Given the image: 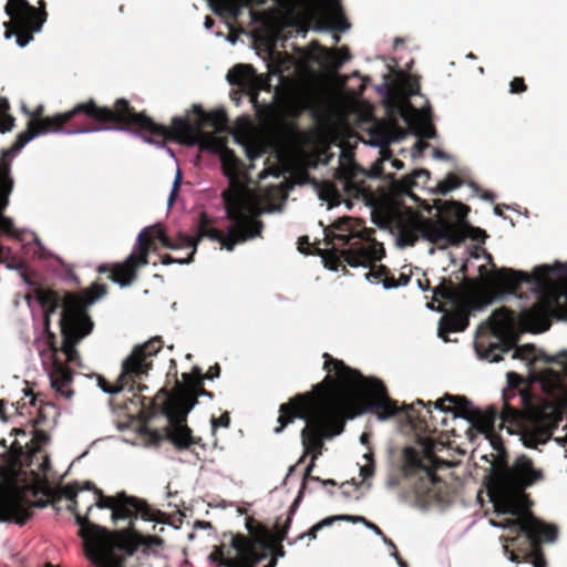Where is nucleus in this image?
I'll use <instances>...</instances> for the list:
<instances>
[{"label":"nucleus","mask_w":567,"mask_h":567,"mask_svg":"<svg viewBox=\"0 0 567 567\" xmlns=\"http://www.w3.org/2000/svg\"><path fill=\"white\" fill-rule=\"evenodd\" d=\"M323 369L327 375L312 391L296 394L279 406L280 433L296 419L306 421L301 430L305 453L311 454L306 468L303 483L293 506L298 504L305 481L310 478L322 485H337L333 480L311 476L315 461L322 454L323 441L341 434L347 419H353L365 412L374 413L379 420H388L399 412L396 401L389 396L384 383L375 378H367L360 371L347 365L342 360L323 353Z\"/></svg>","instance_id":"obj_1"},{"label":"nucleus","mask_w":567,"mask_h":567,"mask_svg":"<svg viewBox=\"0 0 567 567\" xmlns=\"http://www.w3.org/2000/svg\"><path fill=\"white\" fill-rule=\"evenodd\" d=\"M91 501H92V496L87 499H84L83 497L80 496V504H85L87 506Z\"/></svg>","instance_id":"obj_64"},{"label":"nucleus","mask_w":567,"mask_h":567,"mask_svg":"<svg viewBox=\"0 0 567 567\" xmlns=\"http://www.w3.org/2000/svg\"><path fill=\"white\" fill-rule=\"evenodd\" d=\"M475 349L481 358L486 359L489 362H499L503 360V353L511 350L508 346L499 343H491L485 348L482 343L478 342L475 344Z\"/></svg>","instance_id":"obj_33"},{"label":"nucleus","mask_w":567,"mask_h":567,"mask_svg":"<svg viewBox=\"0 0 567 567\" xmlns=\"http://www.w3.org/2000/svg\"><path fill=\"white\" fill-rule=\"evenodd\" d=\"M25 434H27V432L22 427H14L11 430V435L18 436V435H25Z\"/></svg>","instance_id":"obj_57"},{"label":"nucleus","mask_w":567,"mask_h":567,"mask_svg":"<svg viewBox=\"0 0 567 567\" xmlns=\"http://www.w3.org/2000/svg\"><path fill=\"white\" fill-rule=\"evenodd\" d=\"M182 379L183 382H175V386L172 392H168L164 388L161 389L157 392V394L161 395V399L183 409L184 414H188L190 412V410L198 403L199 396H208L213 399L214 394L204 388V377L199 367H193L190 373H183Z\"/></svg>","instance_id":"obj_19"},{"label":"nucleus","mask_w":567,"mask_h":567,"mask_svg":"<svg viewBox=\"0 0 567 567\" xmlns=\"http://www.w3.org/2000/svg\"><path fill=\"white\" fill-rule=\"evenodd\" d=\"M43 494L45 495V498H39L32 502L22 493H17L12 497L0 503V520L14 522L19 525H24L32 517L34 507H47L50 503L49 498L52 497L54 501L55 494L56 498L61 497L58 489L53 492L49 487L43 491Z\"/></svg>","instance_id":"obj_20"},{"label":"nucleus","mask_w":567,"mask_h":567,"mask_svg":"<svg viewBox=\"0 0 567 567\" xmlns=\"http://www.w3.org/2000/svg\"><path fill=\"white\" fill-rule=\"evenodd\" d=\"M350 59L351 53L347 47L334 48L327 52L328 63L334 70L340 69L343 65V63H346Z\"/></svg>","instance_id":"obj_35"},{"label":"nucleus","mask_w":567,"mask_h":567,"mask_svg":"<svg viewBox=\"0 0 567 567\" xmlns=\"http://www.w3.org/2000/svg\"><path fill=\"white\" fill-rule=\"evenodd\" d=\"M24 396L25 398H22L20 401L17 402L16 406L17 413H19L20 415L31 414V411L24 410L28 408H34L38 400L37 395L32 392L31 389L24 390Z\"/></svg>","instance_id":"obj_40"},{"label":"nucleus","mask_w":567,"mask_h":567,"mask_svg":"<svg viewBox=\"0 0 567 567\" xmlns=\"http://www.w3.org/2000/svg\"><path fill=\"white\" fill-rule=\"evenodd\" d=\"M440 209L444 215L455 218L456 223L453 224L462 226L466 237L468 236L470 225L466 221V217L470 208L466 205L460 202H450L445 203Z\"/></svg>","instance_id":"obj_30"},{"label":"nucleus","mask_w":567,"mask_h":567,"mask_svg":"<svg viewBox=\"0 0 567 567\" xmlns=\"http://www.w3.org/2000/svg\"><path fill=\"white\" fill-rule=\"evenodd\" d=\"M365 172L360 168L355 163H350L347 166H341L336 172V181L324 182L319 190V196L322 200L329 203L330 207L338 206L343 200V195L337 184H340L342 192L349 196L359 198L364 195V176Z\"/></svg>","instance_id":"obj_18"},{"label":"nucleus","mask_w":567,"mask_h":567,"mask_svg":"<svg viewBox=\"0 0 567 567\" xmlns=\"http://www.w3.org/2000/svg\"><path fill=\"white\" fill-rule=\"evenodd\" d=\"M298 249L303 254H309L310 251V241L308 236H301L298 239Z\"/></svg>","instance_id":"obj_50"},{"label":"nucleus","mask_w":567,"mask_h":567,"mask_svg":"<svg viewBox=\"0 0 567 567\" xmlns=\"http://www.w3.org/2000/svg\"><path fill=\"white\" fill-rule=\"evenodd\" d=\"M227 81L251 95L255 101L261 90L269 87L268 79L258 75L250 64H236L227 73Z\"/></svg>","instance_id":"obj_24"},{"label":"nucleus","mask_w":567,"mask_h":567,"mask_svg":"<svg viewBox=\"0 0 567 567\" xmlns=\"http://www.w3.org/2000/svg\"><path fill=\"white\" fill-rule=\"evenodd\" d=\"M96 489H99L95 484L91 481H85L83 483L73 482L66 485H62L58 487V493L69 499L68 511L75 515V513H80L78 507L80 505V493L87 491L92 492L93 495L96 494Z\"/></svg>","instance_id":"obj_25"},{"label":"nucleus","mask_w":567,"mask_h":567,"mask_svg":"<svg viewBox=\"0 0 567 567\" xmlns=\"http://www.w3.org/2000/svg\"><path fill=\"white\" fill-rule=\"evenodd\" d=\"M195 255V247L188 252L186 257H173L169 254H165L161 256V261L163 265H171V264H181V265H187L190 264L194 260Z\"/></svg>","instance_id":"obj_43"},{"label":"nucleus","mask_w":567,"mask_h":567,"mask_svg":"<svg viewBox=\"0 0 567 567\" xmlns=\"http://www.w3.org/2000/svg\"><path fill=\"white\" fill-rule=\"evenodd\" d=\"M38 4L35 8L28 0H8L4 11L10 20L4 22L6 38L16 35L20 47L33 40V33L39 32L47 20L45 1L39 0Z\"/></svg>","instance_id":"obj_16"},{"label":"nucleus","mask_w":567,"mask_h":567,"mask_svg":"<svg viewBox=\"0 0 567 567\" xmlns=\"http://www.w3.org/2000/svg\"><path fill=\"white\" fill-rule=\"evenodd\" d=\"M9 175V166L8 165H1L0 166V182L8 179Z\"/></svg>","instance_id":"obj_53"},{"label":"nucleus","mask_w":567,"mask_h":567,"mask_svg":"<svg viewBox=\"0 0 567 567\" xmlns=\"http://www.w3.org/2000/svg\"><path fill=\"white\" fill-rule=\"evenodd\" d=\"M551 316L567 319V285L563 292L557 296H543L530 308L520 311L518 315L506 307H502L493 312L491 321L496 333L509 330L516 322L526 331L540 333L550 328Z\"/></svg>","instance_id":"obj_10"},{"label":"nucleus","mask_w":567,"mask_h":567,"mask_svg":"<svg viewBox=\"0 0 567 567\" xmlns=\"http://www.w3.org/2000/svg\"><path fill=\"white\" fill-rule=\"evenodd\" d=\"M421 237L433 243H446L449 245H458L466 238V233L460 225H454L450 219L442 215L437 219L420 217Z\"/></svg>","instance_id":"obj_21"},{"label":"nucleus","mask_w":567,"mask_h":567,"mask_svg":"<svg viewBox=\"0 0 567 567\" xmlns=\"http://www.w3.org/2000/svg\"><path fill=\"white\" fill-rule=\"evenodd\" d=\"M544 480L543 470L536 468L533 460L526 455L516 457L511 465L506 462L496 467L492 476L489 494L496 515H512L497 522L492 520V524L508 529V535L501 539L504 542V554L513 563L546 567L542 545L557 539L556 525L538 519L529 511L522 512L517 505L528 487Z\"/></svg>","instance_id":"obj_4"},{"label":"nucleus","mask_w":567,"mask_h":567,"mask_svg":"<svg viewBox=\"0 0 567 567\" xmlns=\"http://www.w3.org/2000/svg\"><path fill=\"white\" fill-rule=\"evenodd\" d=\"M473 285L472 280H466L465 285H455L451 279L442 278L441 284L433 289L436 301L443 299L454 305V309L446 312L439 323V337L445 342L449 341V333L461 332L468 327L471 309L480 307L470 297Z\"/></svg>","instance_id":"obj_13"},{"label":"nucleus","mask_w":567,"mask_h":567,"mask_svg":"<svg viewBox=\"0 0 567 567\" xmlns=\"http://www.w3.org/2000/svg\"><path fill=\"white\" fill-rule=\"evenodd\" d=\"M344 516L349 517V518H352V519H344L346 522L363 523L367 527L372 529L377 535L382 536L384 538V540L386 542V538H385L383 532L381 530V528L379 526H377L375 524L367 520L365 517H363V516H351V515H344ZM388 543L391 544V546L396 550L394 544L391 540H388ZM395 558H396L398 564H399L400 567H408V564L401 557H399L396 551H395Z\"/></svg>","instance_id":"obj_36"},{"label":"nucleus","mask_w":567,"mask_h":567,"mask_svg":"<svg viewBox=\"0 0 567 567\" xmlns=\"http://www.w3.org/2000/svg\"><path fill=\"white\" fill-rule=\"evenodd\" d=\"M230 424V416L228 412L223 413L218 419H212V425L214 429L217 426L228 427Z\"/></svg>","instance_id":"obj_46"},{"label":"nucleus","mask_w":567,"mask_h":567,"mask_svg":"<svg viewBox=\"0 0 567 567\" xmlns=\"http://www.w3.org/2000/svg\"><path fill=\"white\" fill-rule=\"evenodd\" d=\"M181 181H182V176H181V172L178 171L177 172V175H176V178H175V182H174V185H173V189L169 194V197H168V205L172 206L174 200L176 199L177 195H178V192H179V187H181Z\"/></svg>","instance_id":"obj_47"},{"label":"nucleus","mask_w":567,"mask_h":567,"mask_svg":"<svg viewBox=\"0 0 567 567\" xmlns=\"http://www.w3.org/2000/svg\"><path fill=\"white\" fill-rule=\"evenodd\" d=\"M445 402H447V400L445 399V395L442 399L436 400L434 403L432 401L424 403L422 400L419 399L410 405H404L403 410L409 417H416L419 420L425 421L426 415L421 416L419 414V411H416L414 408L415 404L426 408V414H429L430 419H432V410H431L432 405L435 409H439L440 411L445 412V413L454 412V409L452 406H446Z\"/></svg>","instance_id":"obj_28"},{"label":"nucleus","mask_w":567,"mask_h":567,"mask_svg":"<svg viewBox=\"0 0 567 567\" xmlns=\"http://www.w3.org/2000/svg\"><path fill=\"white\" fill-rule=\"evenodd\" d=\"M41 427L42 426L33 427V437L30 443L25 444L30 457H33L37 453H40L42 446L48 444L50 441L49 433ZM10 449L17 455H22L24 453V446L18 440L12 442Z\"/></svg>","instance_id":"obj_26"},{"label":"nucleus","mask_w":567,"mask_h":567,"mask_svg":"<svg viewBox=\"0 0 567 567\" xmlns=\"http://www.w3.org/2000/svg\"><path fill=\"white\" fill-rule=\"evenodd\" d=\"M436 461V456L432 453L426 454L422 460L413 447L404 450V464L401 472L419 503L429 504L444 501L443 492L446 489V484L436 475L434 466Z\"/></svg>","instance_id":"obj_12"},{"label":"nucleus","mask_w":567,"mask_h":567,"mask_svg":"<svg viewBox=\"0 0 567 567\" xmlns=\"http://www.w3.org/2000/svg\"><path fill=\"white\" fill-rule=\"evenodd\" d=\"M445 399L447 402L455 404L454 415L466 419L478 431L489 430L493 423L498 420V410L495 406H489L485 411L475 408L473 403L465 396H456L446 393Z\"/></svg>","instance_id":"obj_22"},{"label":"nucleus","mask_w":567,"mask_h":567,"mask_svg":"<svg viewBox=\"0 0 567 567\" xmlns=\"http://www.w3.org/2000/svg\"><path fill=\"white\" fill-rule=\"evenodd\" d=\"M497 421L501 429L519 434L526 447L536 449L551 439L563 421V411L555 402L532 393L520 375L509 372Z\"/></svg>","instance_id":"obj_6"},{"label":"nucleus","mask_w":567,"mask_h":567,"mask_svg":"<svg viewBox=\"0 0 567 567\" xmlns=\"http://www.w3.org/2000/svg\"><path fill=\"white\" fill-rule=\"evenodd\" d=\"M213 6L214 11L219 16H226L233 20H237L241 14V10L248 7L251 0H218Z\"/></svg>","instance_id":"obj_31"},{"label":"nucleus","mask_w":567,"mask_h":567,"mask_svg":"<svg viewBox=\"0 0 567 567\" xmlns=\"http://www.w3.org/2000/svg\"><path fill=\"white\" fill-rule=\"evenodd\" d=\"M557 267L561 268L564 270V274L567 276V264L566 265L558 264ZM566 285H567V280L561 284V286L559 287L557 292L549 293L548 296H557L558 293L563 292Z\"/></svg>","instance_id":"obj_52"},{"label":"nucleus","mask_w":567,"mask_h":567,"mask_svg":"<svg viewBox=\"0 0 567 567\" xmlns=\"http://www.w3.org/2000/svg\"><path fill=\"white\" fill-rule=\"evenodd\" d=\"M4 405H6L4 400H0V419H2V420H6Z\"/></svg>","instance_id":"obj_58"},{"label":"nucleus","mask_w":567,"mask_h":567,"mask_svg":"<svg viewBox=\"0 0 567 567\" xmlns=\"http://www.w3.org/2000/svg\"><path fill=\"white\" fill-rule=\"evenodd\" d=\"M43 307L47 308V316L54 312L60 306L59 297L53 291L42 292L39 297Z\"/></svg>","instance_id":"obj_42"},{"label":"nucleus","mask_w":567,"mask_h":567,"mask_svg":"<svg viewBox=\"0 0 567 567\" xmlns=\"http://www.w3.org/2000/svg\"><path fill=\"white\" fill-rule=\"evenodd\" d=\"M463 184L462 179L454 173H449L446 177L436 185V193L446 195L449 192L458 188Z\"/></svg>","instance_id":"obj_37"},{"label":"nucleus","mask_w":567,"mask_h":567,"mask_svg":"<svg viewBox=\"0 0 567 567\" xmlns=\"http://www.w3.org/2000/svg\"><path fill=\"white\" fill-rule=\"evenodd\" d=\"M478 270L481 276L485 277L484 281L488 292L494 296H501L516 293L523 282L542 287L548 282L554 269L548 265H542L536 267L532 274H528L523 270L503 267L487 275L486 266L482 265Z\"/></svg>","instance_id":"obj_17"},{"label":"nucleus","mask_w":567,"mask_h":567,"mask_svg":"<svg viewBox=\"0 0 567 567\" xmlns=\"http://www.w3.org/2000/svg\"><path fill=\"white\" fill-rule=\"evenodd\" d=\"M183 411V409L161 399L159 394L154 398L141 396L140 413L153 415L161 412L168 420V425L163 430L164 433L158 430L150 433L152 441L158 443L166 439L179 451L200 443V437H195L187 426V414H184Z\"/></svg>","instance_id":"obj_14"},{"label":"nucleus","mask_w":567,"mask_h":567,"mask_svg":"<svg viewBox=\"0 0 567 567\" xmlns=\"http://www.w3.org/2000/svg\"><path fill=\"white\" fill-rule=\"evenodd\" d=\"M262 153V148L256 144H249L246 146V154L248 158L251 161L260 157Z\"/></svg>","instance_id":"obj_48"},{"label":"nucleus","mask_w":567,"mask_h":567,"mask_svg":"<svg viewBox=\"0 0 567 567\" xmlns=\"http://www.w3.org/2000/svg\"><path fill=\"white\" fill-rule=\"evenodd\" d=\"M434 127L432 125L429 126L427 132L425 133V136L431 138L434 136Z\"/></svg>","instance_id":"obj_61"},{"label":"nucleus","mask_w":567,"mask_h":567,"mask_svg":"<svg viewBox=\"0 0 567 567\" xmlns=\"http://www.w3.org/2000/svg\"><path fill=\"white\" fill-rule=\"evenodd\" d=\"M291 523L290 515L284 525L277 522L271 530L264 523L251 516L246 517L247 534L224 532L219 545L214 546L208 558L217 567H276L280 557L285 556L282 542Z\"/></svg>","instance_id":"obj_8"},{"label":"nucleus","mask_w":567,"mask_h":567,"mask_svg":"<svg viewBox=\"0 0 567 567\" xmlns=\"http://www.w3.org/2000/svg\"><path fill=\"white\" fill-rule=\"evenodd\" d=\"M482 198L485 199V200H489V202H494L496 196L493 192H485L483 195H482Z\"/></svg>","instance_id":"obj_56"},{"label":"nucleus","mask_w":567,"mask_h":567,"mask_svg":"<svg viewBox=\"0 0 567 567\" xmlns=\"http://www.w3.org/2000/svg\"><path fill=\"white\" fill-rule=\"evenodd\" d=\"M495 424L486 431H480L484 433L486 439L491 442L493 450L497 453V467L504 465L507 462L508 455L501 435L495 431Z\"/></svg>","instance_id":"obj_32"},{"label":"nucleus","mask_w":567,"mask_h":567,"mask_svg":"<svg viewBox=\"0 0 567 567\" xmlns=\"http://www.w3.org/2000/svg\"><path fill=\"white\" fill-rule=\"evenodd\" d=\"M309 23H312L313 29L318 31L343 32L350 28V23L342 12L339 13L336 20H331L323 14L321 6L317 4H309L305 14L293 16L292 18V24L301 31H307Z\"/></svg>","instance_id":"obj_23"},{"label":"nucleus","mask_w":567,"mask_h":567,"mask_svg":"<svg viewBox=\"0 0 567 567\" xmlns=\"http://www.w3.org/2000/svg\"><path fill=\"white\" fill-rule=\"evenodd\" d=\"M423 178L426 182L430 178V172L425 168H417L411 175L404 176L399 181L398 187L403 193H410L417 185V179Z\"/></svg>","instance_id":"obj_34"},{"label":"nucleus","mask_w":567,"mask_h":567,"mask_svg":"<svg viewBox=\"0 0 567 567\" xmlns=\"http://www.w3.org/2000/svg\"><path fill=\"white\" fill-rule=\"evenodd\" d=\"M352 217H341L326 229L328 244L332 251L324 256V264L331 270H338L342 262L351 267H370L384 257L383 245L370 236H363L367 229H355Z\"/></svg>","instance_id":"obj_9"},{"label":"nucleus","mask_w":567,"mask_h":567,"mask_svg":"<svg viewBox=\"0 0 567 567\" xmlns=\"http://www.w3.org/2000/svg\"><path fill=\"white\" fill-rule=\"evenodd\" d=\"M107 293L104 284H93L79 292H68L62 300L60 328L62 344L60 349L52 346V364L49 371L51 386L65 399H71L74 391L70 388L73 381L72 370L58 358L61 351L68 363H78L80 355L76 344L87 337L94 327L87 313V307Z\"/></svg>","instance_id":"obj_7"},{"label":"nucleus","mask_w":567,"mask_h":567,"mask_svg":"<svg viewBox=\"0 0 567 567\" xmlns=\"http://www.w3.org/2000/svg\"><path fill=\"white\" fill-rule=\"evenodd\" d=\"M32 491L33 496H37L40 493V486L33 485L30 487Z\"/></svg>","instance_id":"obj_63"},{"label":"nucleus","mask_w":567,"mask_h":567,"mask_svg":"<svg viewBox=\"0 0 567 567\" xmlns=\"http://www.w3.org/2000/svg\"><path fill=\"white\" fill-rule=\"evenodd\" d=\"M213 25H214V20H213V18H210V17H206V19H205V27H206L207 29H210Z\"/></svg>","instance_id":"obj_59"},{"label":"nucleus","mask_w":567,"mask_h":567,"mask_svg":"<svg viewBox=\"0 0 567 567\" xmlns=\"http://www.w3.org/2000/svg\"><path fill=\"white\" fill-rule=\"evenodd\" d=\"M59 414L60 413L55 404L50 402H41L37 410V417L32 420V425L33 427H52L56 424Z\"/></svg>","instance_id":"obj_29"},{"label":"nucleus","mask_w":567,"mask_h":567,"mask_svg":"<svg viewBox=\"0 0 567 567\" xmlns=\"http://www.w3.org/2000/svg\"><path fill=\"white\" fill-rule=\"evenodd\" d=\"M392 165H393L395 168L400 169V168H402V167H403V165H404V164H403V162H402V161H400V159H394V161L392 162Z\"/></svg>","instance_id":"obj_60"},{"label":"nucleus","mask_w":567,"mask_h":567,"mask_svg":"<svg viewBox=\"0 0 567 567\" xmlns=\"http://www.w3.org/2000/svg\"><path fill=\"white\" fill-rule=\"evenodd\" d=\"M137 517L163 523L166 514L125 492L106 496L101 489L92 495L85 514L75 513L85 554L95 567L143 566L162 554L164 540L137 530L132 522Z\"/></svg>","instance_id":"obj_3"},{"label":"nucleus","mask_w":567,"mask_h":567,"mask_svg":"<svg viewBox=\"0 0 567 567\" xmlns=\"http://www.w3.org/2000/svg\"><path fill=\"white\" fill-rule=\"evenodd\" d=\"M494 213H495L497 216H502V217H504V214H503V210H502L501 205H496V206L494 207Z\"/></svg>","instance_id":"obj_62"},{"label":"nucleus","mask_w":567,"mask_h":567,"mask_svg":"<svg viewBox=\"0 0 567 567\" xmlns=\"http://www.w3.org/2000/svg\"><path fill=\"white\" fill-rule=\"evenodd\" d=\"M29 116L27 128L17 135L14 143L2 151V158L12 157L27 143L47 134H83L100 131H127L140 135L147 143H161L166 140L194 145L200 140L213 136L204 131L213 128L223 133L227 131L228 117L225 110L206 112L200 105H193L194 118L174 117L172 126L157 124L144 112H136L125 99H117L112 107L100 106L90 99L75 104L66 112L51 116L44 115V106L38 105L33 111L24 110Z\"/></svg>","instance_id":"obj_2"},{"label":"nucleus","mask_w":567,"mask_h":567,"mask_svg":"<svg viewBox=\"0 0 567 567\" xmlns=\"http://www.w3.org/2000/svg\"><path fill=\"white\" fill-rule=\"evenodd\" d=\"M365 278L368 280H375L381 282L384 286L385 279L392 278V274L386 266L380 265L372 267L370 271L365 274Z\"/></svg>","instance_id":"obj_41"},{"label":"nucleus","mask_w":567,"mask_h":567,"mask_svg":"<svg viewBox=\"0 0 567 567\" xmlns=\"http://www.w3.org/2000/svg\"><path fill=\"white\" fill-rule=\"evenodd\" d=\"M9 104L7 100L0 97V133H6L14 126V117L8 114Z\"/></svg>","instance_id":"obj_39"},{"label":"nucleus","mask_w":567,"mask_h":567,"mask_svg":"<svg viewBox=\"0 0 567 567\" xmlns=\"http://www.w3.org/2000/svg\"><path fill=\"white\" fill-rule=\"evenodd\" d=\"M342 519H350L349 517L342 516V515H336L330 516L321 522L315 524L307 533L299 535L297 538L301 539L305 536L309 537L310 539H316L317 533L321 530L323 527L332 525L334 522L342 520Z\"/></svg>","instance_id":"obj_38"},{"label":"nucleus","mask_w":567,"mask_h":567,"mask_svg":"<svg viewBox=\"0 0 567 567\" xmlns=\"http://www.w3.org/2000/svg\"><path fill=\"white\" fill-rule=\"evenodd\" d=\"M221 197L226 217L231 223L227 234L217 229L214 226V219L206 212H202L198 216L195 236L179 231L175 238H171L161 224H155L152 227L157 240L168 249L186 247L192 250L195 247L196 252L198 244L204 238H208L218 241L223 248L231 251L237 244L260 237L264 229V223L259 219L261 208L250 189L233 179L229 187L223 192Z\"/></svg>","instance_id":"obj_5"},{"label":"nucleus","mask_w":567,"mask_h":567,"mask_svg":"<svg viewBox=\"0 0 567 567\" xmlns=\"http://www.w3.org/2000/svg\"><path fill=\"white\" fill-rule=\"evenodd\" d=\"M410 280H411V277L405 274H401L398 279H395L394 276L392 275V278L385 279L384 288L392 289V288H398L401 286H406L410 282Z\"/></svg>","instance_id":"obj_44"},{"label":"nucleus","mask_w":567,"mask_h":567,"mask_svg":"<svg viewBox=\"0 0 567 567\" xmlns=\"http://www.w3.org/2000/svg\"><path fill=\"white\" fill-rule=\"evenodd\" d=\"M421 237L420 217H411L399 224V244L403 247L414 246Z\"/></svg>","instance_id":"obj_27"},{"label":"nucleus","mask_w":567,"mask_h":567,"mask_svg":"<svg viewBox=\"0 0 567 567\" xmlns=\"http://www.w3.org/2000/svg\"><path fill=\"white\" fill-rule=\"evenodd\" d=\"M360 473L363 476V478H368V477L372 476L374 473L373 464H367V465L362 466L360 470Z\"/></svg>","instance_id":"obj_51"},{"label":"nucleus","mask_w":567,"mask_h":567,"mask_svg":"<svg viewBox=\"0 0 567 567\" xmlns=\"http://www.w3.org/2000/svg\"><path fill=\"white\" fill-rule=\"evenodd\" d=\"M417 284H419V287L422 289V290H427L430 289V280L427 278H424V279H419L417 280Z\"/></svg>","instance_id":"obj_54"},{"label":"nucleus","mask_w":567,"mask_h":567,"mask_svg":"<svg viewBox=\"0 0 567 567\" xmlns=\"http://www.w3.org/2000/svg\"><path fill=\"white\" fill-rule=\"evenodd\" d=\"M162 348L163 340L161 337L151 338L145 343L134 347L131 354L123 360L122 371L116 381L110 383L105 378L99 377V386L110 394L127 390L141 400V393L147 390L143 380L148 377L153 367V358Z\"/></svg>","instance_id":"obj_11"},{"label":"nucleus","mask_w":567,"mask_h":567,"mask_svg":"<svg viewBox=\"0 0 567 567\" xmlns=\"http://www.w3.org/2000/svg\"><path fill=\"white\" fill-rule=\"evenodd\" d=\"M527 91L525 80L520 76L514 78L509 83V92L512 94H520Z\"/></svg>","instance_id":"obj_45"},{"label":"nucleus","mask_w":567,"mask_h":567,"mask_svg":"<svg viewBox=\"0 0 567 567\" xmlns=\"http://www.w3.org/2000/svg\"><path fill=\"white\" fill-rule=\"evenodd\" d=\"M49 466H50V460H49V456H48V455H44V456H43V463L40 465V467H39V468H40L42 472H44V473H45V472L48 471Z\"/></svg>","instance_id":"obj_55"},{"label":"nucleus","mask_w":567,"mask_h":567,"mask_svg":"<svg viewBox=\"0 0 567 567\" xmlns=\"http://www.w3.org/2000/svg\"><path fill=\"white\" fill-rule=\"evenodd\" d=\"M220 375V365L218 363H215L214 365H212L208 371L203 374L204 377V380L207 379V380H214L216 378H218Z\"/></svg>","instance_id":"obj_49"},{"label":"nucleus","mask_w":567,"mask_h":567,"mask_svg":"<svg viewBox=\"0 0 567 567\" xmlns=\"http://www.w3.org/2000/svg\"><path fill=\"white\" fill-rule=\"evenodd\" d=\"M156 240L154 228L147 226L142 229L133 251L122 262L102 264L97 267L99 274L109 272V279L121 287L131 286L138 276V269L148 265V254L156 251Z\"/></svg>","instance_id":"obj_15"}]
</instances>
